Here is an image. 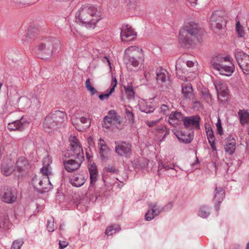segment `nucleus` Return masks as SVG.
<instances>
[{
  "instance_id": "f257e3e1",
  "label": "nucleus",
  "mask_w": 249,
  "mask_h": 249,
  "mask_svg": "<svg viewBox=\"0 0 249 249\" xmlns=\"http://www.w3.org/2000/svg\"><path fill=\"white\" fill-rule=\"evenodd\" d=\"M102 18L100 8L86 4L82 5L75 13V21L86 28H94Z\"/></svg>"
},
{
  "instance_id": "f03ea898",
  "label": "nucleus",
  "mask_w": 249,
  "mask_h": 249,
  "mask_svg": "<svg viewBox=\"0 0 249 249\" xmlns=\"http://www.w3.org/2000/svg\"><path fill=\"white\" fill-rule=\"evenodd\" d=\"M69 141L70 146L68 154L69 157H73L75 159L64 160L63 164L67 171L72 172L79 168L84 156L82 147L76 137L71 136Z\"/></svg>"
},
{
  "instance_id": "7ed1b4c3",
  "label": "nucleus",
  "mask_w": 249,
  "mask_h": 249,
  "mask_svg": "<svg viewBox=\"0 0 249 249\" xmlns=\"http://www.w3.org/2000/svg\"><path fill=\"white\" fill-rule=\"evenodd\" d=\"M52 158L48 155L43 159V167L40 169L41 175H35L32 181V184L37 191L41 193L47 191L52 188L49 176L51 174V163Z\"/></svg>"
},
{
  "instance_id": "20e7f679",
  "label": "nucleus",
  "mask_w": 249,
  "mask_h": 249,
  "mask_svg": "<svg viewBox=\"0 0 249 249\" xmlns=\"http://www.w3.org/2000/svg\"><path fill=\"white\" fill-rule=\"evenodd\" d=\"M123 59L127 69L131 71L132 67H137L143 61V50L137 46H131L125 49Z\"/></svg>"
},
{
  "instance_id": "39448f33",
  "label": "nucleus",
  "mask_w": 249,
  "mask_h": 249,
  "mask_svg": "<svg viewBox=\"0 0 249 249\" xmlns=\"http://www.w3.org/2000/svg\"><path fill=\"white\" fill-rule=\"evenodd\" d=\"M59 44V41L54 37H48L43 38L35 49V53L41 59H46L51 57L54 48Z\"/></svg>"
},
{
  "instance_id": "423d86ee",
  "label": "nucleus",
  "mask_w": 249,
  "mask_h": 249,
  "mask_svg": "<svg viewBox=\"0 0 249 249\" xmlns=\"http://www.w3.org/2000/svg\"><path fill=\"white\" fill-rule=\"evenodd\" d=\"M200 32L198 25L193 22L185 23L178 35L179 43L183 47H188L193 42V39L188 37H196Z\"/></svg>"
},
{
  "instance_id": "0eeeda50",
  "label": "nucleus",
  "mask_w": 249,
  "mask_h": 249,
  "mask_svg": "<svg viewBox=\"0 0 249 249\" xmlns=\"http://www.w3.org/2000/svg\"><path fill=\"white\" fill-rule=\"evenodd\" d=\"M235 56L238 65L245 74L249 73V55L242 51L237 52Z\"/></svg>"
},
{
  "instance_id": "6e6552de",
  "label": "nucleus",
  "mask_w": 249,
  "mask_h": 249,
  "mask_svg": "<svg viewBox=\"0 0 249 249\" xmlns=\"http://www.w3.org/2000/svg\"><path fill=\"white\" fill-rule=\"evenodd\" d=\"M194 64L192 61L189 60L185 62L181 58L178 59L177 61L176 65L177 76L179 77H183L182 74L189 72V70L187 69V68L190 69L194 66Z\"/></svg>"
},
{
  "instance_id": "1a4fd4ad",
  "label": "nucleus",
  "mask_w": 249,
  "mask_h": 249,
  "mask_svg": "<svg viewBox=\"0 0 249 249\" xmlns=\"http://www.w3.org/2000/svg\"><path fill=\"white\" fill-rule=\"evenodd\" d=\"M87 158L88 159V169L90 175V184L89 188V191H91L97 180V177L98 176V170L95 164L90 160V156L88 153H87Z\"/></svg>"
},
{
  "instance_id": "9d476101",
  "label": "nucleus",
  "mask_w": 249,
  "mask_h": 249,
  "mask_svg": "<svg viewBox=\"0 0 249 249\" xmlns=\"http://www.w3.org/2000/svg\"><path fill=\"white\" fill-rule=\"evenodd\" d=\"M115 152L120 156H128L131 153V144L125 142H115Z\"/></svg>"
},
{
  "instance_id": "9b49d317",
  "label": "nucleus",
  "mask_w": 249,
  "mask_h": 249,
  "mask_svg": "<svg viewBox=\"0 0 249 249\" xmlns=\"http://www.w3.org/2000/svg\"><path fill=\"white\" fill-rule=\"evenodd\" d=\"M1 200L7 203L11 204L15 202L17 198V192L16 189L7 187L1 192Z\"/></svg>"
},
{
  "instance_id": "f8f14e48",
  "label": "nucleus",
  "mask_w": 249,
  "mask_h": 249,
  "mask_svg": "<svg viewBox=\"0 0 249 249\" xmlns=\"http://www.w3.org/2000/svg\"><path fill=\"white\" fill-rule=\"evenodd\" d=\"M210 22L211 27L213 29H222L226 25V21L219 11H216L213 13L210 18Z\"/></svg>"
},
{
  "instance_id": "ddd939ff",
  "label": "nucleus",
  "mask_w": 249,
  "mask_h": 249,
  "mask_svg": "<svg viewBox=\"0 0 249 249\" xmlns=\"http://www.w3.org/2000/svg\"><path fill=\"white\" fill-rule=\"evenodd\" d=\"M87 178V174L85 172H81L72 175L70 177V182L73 186L79 187L85 183Z\"/></svg>"
},
{
  "instance_id": "4468645a",
  "label": "nucleus",
  "mask_w": 249,
  "mask_h": 249,
  "mask_svg": "<svg viewBox=\"0 0 249 249\" xmlns=\"http://www.w3.org/2000/svg\"><path fill=\"white\" fill-rule=\"evenodd\" d=\"M200 117L198 115L185 117L183 124L185 127L190 129H200Z\"/></svg>"
},
{
  "instance_id": "2eb2a0df",
  "label": "nucleus",
  "mask_w": 249,
  "mask_h": 249,
  "mask_svg": "<svg viewBox=\"0 0 249 249\" xmlns=\"http://www.w3.org/2000/svg\"><path fill=\"white\" fill-rule=\"evenodd\" d=\"M15 169L19 173H26L30 168L27 159L24 156L19 157L15 163Z\"/></svg>"
},
{
  "instance_id": "dca6fc26",
  "label": "nucleus",
  "mask_w": 249,
  "mask_h": 249,
  "mask_svg": "<svg viewBox=\"0 0 249 249\" xmlns=\"http://www.w3.org/2000/svg\"><path fill=\"white\" fill-rule=\"evenodd\" d=\"M1 172L5 176L11 175L15 171V162L11 159L6 160L0 165Z\"/></svg>"
},
{
  "instance_id": "f3484780",
  "label": "nucleus",
  "mask_w": 249,
  "mask_h": 249,
  "mask_svg": "<svg viewBox=\"0 0 249 249\" xmlns=\"http://www.w3.org/2000/svg\"><path fill=\"white\" fill-rule=\"evenodd\" d=\"M136 35V33L131 26L128 25H123L120 34L122 41H127L131 40Z\"/></svg>"
},
{
  "instance_id": "a211bd4d",
  "label": "nucleus",
  "mask_w": 249,
  "mask_h": 249,
  "mask_svg": "<svg viewBox=\"0 0 249 249\" xmlns=\"http://www.w3.org/2000/svg\"><path fill=\"white\" fill-rule=\"evenodd\" d=\"M229 65L223 64L220 65L219 68L215 70L214 74L217 76L218 74L222 76H230L234 71V65L230 61Z\"/></svg>"
},
{
  "instance_id": "6ab92c4d",
  "label": "nucleus",
  "mask_w": 249,
  "mask_h": 249,
  "mask_svg": "<svg viewBox=\"0 0 249 249\" xmlns=\"http://www.w3.org/2000/svg\"><path fill=\"white\" fill-rule=\"evenodd\" d=\"M214 85L216 89L217 95L225 97L228 96V87L226 83L221 79H217L213 82Z\"/></svg>"
},
{
  "instance_id": "aec40b11",
  "label": "nucleus",
  "mask_w": 249,
  "mask_h": 249,
  "mask_svg": "<svg viewBox=\"0 0 249 249\" xmlns=\"http://www.w3.org/2000/svg\"><path fill=\"white\" fill-rule=\"evenodd\" d=\"M184 117L180 112L174 111L172 112L169 117V123L173 126L176 127L177 125L181 124L183 123Z\"/></svg>"
},
{
  "instance_id": "412c9836",
  "label": "nucleus",
  "mask_w": 249,
  "mask_h": 249,
  "mask_svg": "<svg viewBox=\"0 0 249 249\" xmlns=\"http://www.w3.org/2000/svg\"><path fill=\"white\" fill-rule=\"evenodd\" d=\"M53 120L55 121L57 127H60L67 120L65 112L60 110H55L50 113Z\"/></svg>"
},
{
  "instance_id": "4be33fe9",
  "label": "nucleus",
  "mask_w": 249,
  "mask_h": 249,
  "mask_svg": "<svg viewBox=\"0 0 249 249\" xmlns=\"http://www.w3.org/2000/svg\"><path fill=\"white\" fill-rule=\"evenodd\" d=\"M236 140L231 136H229L225 139L224 149L226 152L230 155L232 154L235 150Z\"/></svg>"
},
{
  "instance_id": "5701e85b",
  "label": "nucleus",
  "mask_w": 249,
  "mask_h": 249,
  "mask_svg": "<svg viewBox=\"0 0 249 249\" xmlns=\"http://www.w3.org/2000/svg\"><path fill=\"white\" fill-rule=\"evenodd\" d=\"M230 61L231 58L229 56L223 57L221 55H218L212 58L211 64L214 70H215L219 68L220 65H222L224 63L230 62Z\"/></svg>"
},
{
  "instance_id": "b1692460",
  "label": "nucleus",
  "mask_w": 249,
  "mask_h": 249,
  "mask_svg": "<svg viewBox=\"0 0 249 249\" xmlns=\"http://www.w3.org/2000/svg\"><path fill=\"white\" fill-rule=\"evenodd\" d=\"M27 123L23 121L22 118L20 120H16L12 123H8L7 128L11 131L19 130L22 131L24 129Z\"/></svg>"
},
{
  "instance_id": "393cba45",
  "label": "nucleus",
  "mask_w": 249,
  "mask_h": 249,
  "mask_svg": "<svg viewBox=\"0 0 249 249\" xmlns=\"http://www.w3.org/2000/svg\"><path fill=\"white\" fill-rule=\"evenodd\" d=\"M155 75H156L157 78H169L170 77L166 70L160 67L157 68L155 71H152L151 73L149 75L148 73H145V77L147 76H154Z\"/></svg>"
},
{
  "instance_id": "a878e982",
  "label": "nucleus",
  "mask_w": 249,
  "mask_h": 249,
  "mask_svg": "<svg viewBox=\"0 0 249 249\" xmlns=\"http://www.w3.org/2000/svg\"><path fill=\"white\" fill-rule=\"evenodd\" d=\"M37 30V29L35 26L33 25L29 26L26 31L25 34L21 38L23 43L24 44L28 43L32 38L34 36Z\"/></svg>"
},
{
  "instance_id": "bb28decb",
  "label": "nucleus",
  "mask_w": 249,
  "mask_h": 249,
  "mask_svg": "<svg viewBox=\"0 0 249 249\" xmlns=\"http://www.w3.org/2000/svg\"><path fill=\"white\" fill-rule=\"evenodd\" d=\"M98 145L101 158L103 160H104L106 159L109 153V148L107 146L105 141L101 138L99 140Z\"/></svg>"
},
{
  "instance_id": "cd10ccee",
  "label": "nucleus",
  "mask_w": 249,
  "mask_h": 249,
  "mask_svg": "<svg viewBox=\"0 0 249 249\" xmlns=\"http://www.w3.org/2000/svg\"><path fill=\"white\" fill-rule=\"evenodd\" d=\"M224 197L225 190L223 188L216 186L215 187L213 197V199L215 202L219 204L223 201Z\"/></svg>"
},
{
  "instance_id": "c85d7f7f",
  "label": "nucleus",
  "mask_w": 249,
  "mask_h": 249,
  "mask_svg": "<svg viewBox=\"0 0 249 249\" xmlns=\"http://www.w3.org/2000/svg\"><path fill=\"white\" fill-rule=\"evenodd\" d=\"M240 123L242 126L249 124V112L248 110L240 109L238 112Z\"/></svg>"
},
{
  "instance_id": "c756f323",
  "label": "nucleus",
  "mask_w": 249,
  "mask_h": 249,
  "mask_svg": "<svg viewBox=\"0 0 249 249\" xmlns=\"http://www.w3.org/2000/svg\"><path fill=\"white\" fill-rule=\"evenodd\" d=\"M43 125L44 129H54L57 128L55 121L53 120L50 114L45 119Z\"/></svg>"
},
{
  "instance_id": "7c9ffc66",
  "label": "nucleus",
  "mask_w": 249,
  "mask_h": 249,
  "mask_svg": "<svg viewBox=\"0 0 249 249\" xmlns=\"http://www.w3.org/2000/svg\"><path fill=\"white\" fill-rule=\"evenodd\" d=\"M117 84V79H112L111 85L109 88V91L107 93L101 94L99 96L100 100L108 99L110 95L114 92L115 87Z\"/></svg>"
},
{
  "instance_id": "2f4dec72",
  "label": "nucleus",
  "mask_w": 249,
  "mask_h": 249,
  "mask_svg": "<svg viewBox=\"0 0 249 249\" xmlns=\"http://www.w3.org/2000/svg\"><path fill=\"white\" fill-rule=\"evenodd\" d=\"M80 123L84 124V126L81 127L78 124H76L75 123L72 122V124L74 125L75 128L79 131H83L84 130L89 127L90 124V122L88 120V119L85 117H82L80 119Z\"/></svg>"
},
{
  "instance_id": "473e14b6",
  "label": "nucleus",
  "mask_w": 249,
  "mask_h": 249,
  "mask_svg": "<svg viewBox=\"0 0 249 249\" xmlns=\"http://www.w3.org/2000/svg\"><path fill=\"white\" fill-rule=\"evenodd\" d=\"M155 133L156 135L159 136V137H160L163 135L162 139H163L167 134H169V130L165 125L161 124L156 127Z\"/></svg>"
},
{
  "instance_id": "72a5a7b5",
  "label": "nucleus",
  "mask_w": 249,
  "mask_h": 249,
  "mask_svg": "<svg viewBox=\"0 0 249 249\" xmlns=\"http://www.w3.org/2000/svg\"><path fill=\"white\" fill-rule=\"evenodd\" d=\"M193 89L190 83L183 84L182 92L186 98H190L192 95Z\"/></svg>"
},
{
  "instance_id": "f704fd0d",
  "label": "nucleus",
  "mask_w": 249,
  "mask_h": 249,
  "mask_svg": "<svg viewBox=\"0 0 249 249\" xmlns=\"http://www.w3.org/2000/svg\"><path fill=\"white\" fill-rule=\"evenodd\" d=\"M11 225L7 216H2L0 217V230H8L10 228Z\"/></svg>"
},
{
  "instance_id": "c9c22d12",
  "label": "nucleus",
  "mask_w": 249,
  "mask_h": 249,
  "mask_svg": "<svg viewBox=\"0 0 249 249\" xmlns=\"http://www.w3.org/2000/svg\"><path fill=\"white\" fill-rule=\"evenodd\" d=\"M124 88L127 98L129 99L133 98L134 96V91L132 82H128L127 86H124Z\"/></svg>"
},
{
  "instance_id": "e433bc0d",
  "label": "nucleus",
  "mask_w": 249,
  "mask_h": 249,
  "mask_svg": "<svg viewBox=\"0 0 249 249\" xmlns=\"http://www.w3.org/2000/svg\"><path fill=\"white\" fill-rule=\"evenodd\" d=\"M139 108L142 112L146 113H150L154 110V107L151 105H148L147 103H141L139 104Z\"/></svg>"
},
{
  "instance_id": "4c0bfd02",
  "label": "nucleus",
  "mask_w": 249,
  "mask_h": 249,
  "mask_svg": "<svg viewBox=\"0 0 249 249\" xmlns=\"http://www.w3.org/2000/svg\"><path fill=\"white\" fill-rule=\"evenodd\" d=\"M117 122L111 119L110 117L106 116L104 119L103 127L106 128H110L112 124H115Z\"/></svg>"
},
{
  "instance_id": "58836bf2",
  "label": "nucleus",
  "mask_w": 249,
  "mask_h": 249,
  "mask_svg": "<svg viewBox=\"0 0 249 249\" xmlns=\"http://www.w3.org/2000/svg\"><path fill=\"white\" fill-rule=\"evenodd\" d=\"M121 228L118 225H114L108 227L106 230V234L107 235H112L113 234L119 231Z\"/></svg>"
},
{
  "instance_id": "ea45409f",
  "label": "nucleus",
  "mask_w": 249,
  "mask_h": 249,
  "mask_svg": "<svg viewBox=\"0 0 249 249\" xmlns=\"http://www.w3.org/2000/svg\"><path fill=\"white\" fill-rule=\"evenodd\" d=\"M178 139L180 142L188 143L191 142L192 139L190 135H186L182 133L176 135Z\"/></svg>"
},
{
  "instance_id": "a19ab883",
  "label": "nucleus",
  "mask_w": 249,
  "mask_h": 249,
  "mask_svg": "<svg viewBox=\"0 0 249 249\" xmlns=\"http://www.w3.org/2000/svg\"><path fill=\"white\" fill-rule=\"evenodd\" d=\"M148 206L153 212L152 214H154L155 216L159 215L162 210L160 206L155 203H150L148 204Z\"/></svg>"
},
{
  "instance_id": "79ce46f5",
  "label": "nucleus",
  "mask_w": 249,
  "mask_h": 249,
  "mask_svg": "<svg viewBox=\"0 0 249 249\" xmlns=\"http://www.w3.org/2000/svg\"><path fill=\"white\" fill-rule=\"evenodd\" d=\"M210 208L206 206L201 207L198 212V215L201 217L206 218L210 214Z\"/></svg>"
},
{
  "instance_id": "37998d69",
  "label": "nucleus",
  "mask_w": 249,
  "mask_h": 249,
  "mask_svg": "<svg viewBox=\"0 0 249 249\" xmlns=\"http://www.w3.org/2000/svg\"><path fill=\"white\" fill-rule=\"evenodd\" d=\"M174 167V165L173 164H168L167 163L160 162L159 164L158 174H160L162 169L168 170L170 169H173Z\"/></svg>"
},
{
  "instance_id": "c03bdc74",
  "label": "nucleus",
  "mask_w": 249,
  "mask_h": 249,
  "mask_svg": "<svg viewBox=\"0 0 249 249\" xmlns=\"http://www.w3.org/2000/svg\"><path fill=\"white\" fill-rule=\"evenodd\" d=\"M236 31L239 37H244L245 35V33L243 30L242 26L240 24V23L238 21L236 23Z\"/></svg>"
},
{
  "instance_id": "a18cd8bd",
  "label": "nucleus",
  "mask_w": 249,
  "mask_h": 249,
  "mask_svg": "<svg viewBox=\"0 0 249 249\" xmlns=\"http://www.w3.org/2000/svg\"><path fill=\"white\" fill-rule=\"evenodd\" d=\"M126 116L125 117L128 120L129 123H132L133 122L134 115L132 113V109L130 107L125 108V110Z\"/></svg>"
},
{
  "instance_id": "49530a36",
  "label": "nucleus",
  "mask_w": 249,
  "mask_h": 249,
  "mask_svg": "<svg viewBox=\"0 0 249 249\" xmlns=\"http://www.w3.org/2000/svg\"><path fill=\"white\" fill-rule=\"evenodd\" d=\"M86 87L88 90L91 93V95H94L97 92L96 89L91 85L89 79L87 80L86 82Z\"/></svg>"
},
{
  "instance_id": "de8ad7c7",
  "label": "nucleus",
  "mask_w": 249,
  "mask_h": 249,
  "mask_svg": "<svg viewBox=\"0 0 249 249\" xmlns=\"http://www.w3.org/2000/svg\"><path fill=\"white\" fill-rule=\"evenodd\" d=\"M205 128L206 129V133L208 141L215 140L212 128L211 127L207 128L206 126H205Z\"/></svg>"
},
{
  "instance_id": "09e8293b",
  "label": "nucleus",
  "mask_w": 249,
  "mask_h": 249,
  "mask_svg": "<svg viewBox=\"0 0 249 249\" xmlns=\"http://www.w3.org/2000/svg\"><path fill=\"white\" fill-rule=\"evenodd\" d=\"M23 244L22 240H17L13 242L11 249H20Z\"/></svg>"
},
{
  "instance_id": "8fccbe9b",
  "label": "nucleus",
  "mask_w": 249,
  "mask_h": 249,
  "mask_svg": "<svg viewBox=\"0 0 249 249\" xmlns=\"http://www.w3.org/2000/svg\"><path fill=\"white\" fill-rule=\"evenodd\" d=\"M55 226L54 225V220L53 219H51L50 220H48L47 224V228L49 232H53L54 231Z\"/></svg>"
},
{
  "instance_id": "3c124183",
  "label": "nucleus",
  "mask_w": 249,
  "mask_h": 249,
  "mask_svg": "<svg viewBox=\"0 0 249 249\" xmlns=\"http://www.w3.org/2000/svg\"><path fill=\"white\" fill-rule=\"evenodd\" d=\"M107 116L110 117L111 119H112L119 124L120 123V122L119 121V118L117 116L116 113L114 110L109 111Z\"/></svg>"
},
{
  "instance_id": "603ef678",
  "label": "nucleus",
  "mask_w": 249,
  "mask_h": 249,
  "mask_svg": "<svg viewBox=\"0 0 249 249\" xmlns=\"http://www.w3.org/2000/svg\"><path fill=\"white\" fill-rule=\"evenodd\" d=\"M217 133L220 135L223 134V128L221 125V123L220 119H218L216 124Z\"/></svg>"
},
{
  "instance_id": "864d4df0",
  "label": "nucleus",
  "mask_w": 249,
  "mask_h": 249,
  "mask_svg": "<svg viewBox=\"0 0 249 249\" xmlns=\"http://www.w3.org/2000/svg\"><path fill=\"white\" fill-rule=\"evenodd\" d=\"M106 170L107 172L113 173V174H117L119 172L118 169L116 168L115 166L108 165L106 168Z\"/></svg>"
},
{
  "instance_id": "5fc2aeb1",
  "label": "nucleus",
  "mask_w": 249,
  "mask_h": 249,
  "mask_svg": "<svg viewBox=\"0 0 249 249\" xmlns=\"http://www.w3.org/2000/svg\"><path fill=\"white\" fill-rule=\"evenodd\" d=\"M160 113L162 115H166L168 114L169 109L168 107L166 105H162L160 107Z\"/></svg>"
},
{
  "instance_id": "6e6d98bb",
  "label": "nucleus",
  "mask_w": 249,
  "mask_h": 249,
  "mask_svg": "<svg viewBox=\"0 0 249 249\" xmlns=\"http://www.w3.org/2000/svg\"><path fill=\"white\" fill-rule=\"evenodd\" d=\"M153 212L151 210H149L145 214V218L147 221H150L153 219L155 216L154 214H152Z\"/></svg>"
},
{
  "instance_id": "4d7b16f0",
  "label": "nucleus",
  "mask_w": 249,
  "mask_h": 249,
  "mask_svg": "<svg viewBox=\"0 0 249 249\" xmlns=\"http://www.w3.org/2000/svg\"><path fill=\"white\" fill-rule=\"evenodd\" d=\"M162 116H161L156 121H147L146 122V124L148 126L152 127L154 126L157 123H158L159 122V121L162 118Z\"/></svg>"
},
{
  "instance_id": "13d9d810",
  "label": "nucleus",
  "mask_w": 249,
  "mask_h": 249,
  "mask_svg": "<svg viewBox=\"0 0 249 249\" xmlns=\"http://www.w3.org/2000/svg\"><path fill=\"white\" fill-rule=\"evenodd\" d=\"M68 245V243L65 241H59V249H63Z\"/></svg>"
},
{
  "instance_id": "bf43d9fd",
  "label": "nucleus",
  "mask_w": 249,
  "mask_h": 249,
  "mask_svg": "<svg viewBox=\"0 0 249 249\" xmlns=\"http://www.w3.org/2000/svg\"><path fill=\"white\" fill-rule=\"evenodd\" d=\"M102 61L104 63H107L108 65L109 66V68H110V71L112 70V66H111V62L110 61V60H109V59L107 57H104L102 58Z\"/></svg>"
},
{
  "instance_id": "052dcab7",
  "label": "nucleus",
  "mask_w": 249,
  "mask_h": 249,
  "mask_svg": "<svg viewBox=\"0 0 249 249\" xmlns=\"http://www.w3.org/2000/svg\"><path fill=\"white\" fill-rule=\"evenodd\" d=\"M209 142L211 146V148L213 151L216 150V147L215 144V140H212V141H209Z\"/></svg>"
},
{
  "instance_id": "680f3d73",
  "label": "nucleus",
  "mask_w": 249,
  "mask_h": 249,
  "mask_svg": "<svg viewBox=\"0 0 249 249\" xmlns=\"http://www.w3.org/2000/svg\"><path fill=\"white\" fill-rule=\"evenodd\" d=\"M188 1L192 5L196 4L197 2V0H188Z\"/></svg>"
},
{
  "instance_id": "e2e57ef3",
  "label": "nucleus",
  "mask_w": 249,
  "mask_h": 249,
  "mask_svg": "<svg viewBox=\"0 0 249 249\" xmlns=\"http://www.w3.org/2000/svg\"><path fill=\"white\" fill-rule=\"evenodd\" d=\"M172 203H169L165 207L167 208V209H170L171 208V207H172Z\"/></svg>"
},
{
  "instance_id": "0e129e2a",
  "label": "nucleus",
  "mask_w": 249,
  "mask_h": 249,
  "mask_svg": "<svg viewBox=\"0 0 249 249\" xmlns=\"http://www.w3.org/2000/svg\"><path fill=\"white\" fill-rule=\"evenodd\" d=\"M213 165L215 167V170H216L217 169V164L215 162H214L213 163Z\"/></svg>"
},
{
  "instance_id": "69168bd1",
  "label": "nucleus",
  "mask_w": 249,
  "mask_h": 249,
  "mask_svg": "<svg viewBox=\"0 0 249 249\" xmlns=\"http://www.w3.org/2000/svg\"><path fill=\"white\" fill-rule=\"evenodd\" d=\"M246 249H249V242L247 245Z\"/></svg>"
},
{
  "instance_id": "338daca9",
  "label": "nucleus",
  "mask_w": 249,
  "mask_h": 249,
  "mask_svg": "<svg viewBox=\"0 0 249 249\" xmlns=\"http://www.w3.org/2000/svg\"><path fill=\"white\" fill-rule=\"evenodd\" d=\"M247 133L249 135V125L248 126V128H247Z\"/></svg>"
},
{
  "instance_id": "774afa93",
  "label": "nucleus",
  "mask_w": 249,
  "mask_h": 249,
  "mask_svg": "<svg viewBox=\"0 0 249 249\" xmlns=\"http://www.w3.org/2000/svg\"><path fill=\"white\" fill-rule=\"evenodd\" d=\"M60 229H62V226H60Z\"/></svg>"
}]
</instances>
